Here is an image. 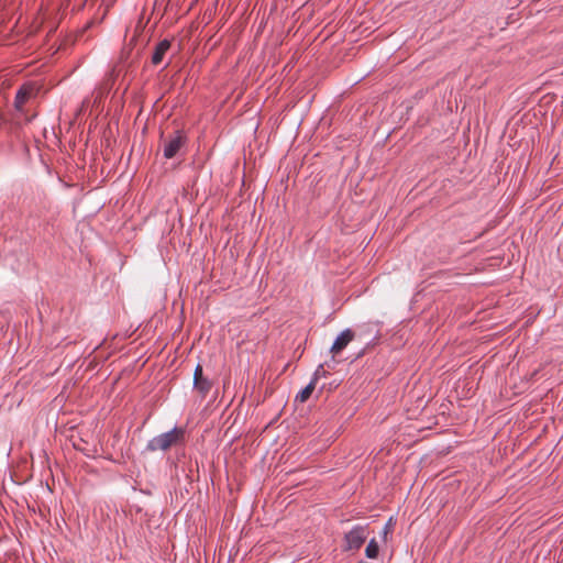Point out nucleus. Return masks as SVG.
Wrapping results in <instances>:
<instances>
[{"label": "nucleus", "mask_w": 563, "mask_h": 563, "mask_svg": "<svg viewBox=\"0 0 563 563\" xmlns=\"http://www.w3.org/2000/svg\"><path fill=\"white\" fill-rule=\"evenodd\" d=\"M185 441V430L183 428H174L173 430L158 434L151 439L146 444L150 452L167 451L174 446L183 444Z\"/></svg>", "instance_id": "nucleus-1"}, {"label": "nucleus", "mask_w": 563, "mask_h": 563, "mask_svg": "<svg viewBox=\"0 0 563 563\" xmlns=\"http://www.w3.org/2000/svg\"><path fill=\"white\" fill-rule=\"evenodd\" d=\"M194 387L205 397L210 391L212 383L203 376L201 379L194 383Z\"/></svg>", "instance_id": "nucleus-8"}, {"label": "nucleus", "mask_w": 563, "mask_h": 563, "mask_svg": "<svg viewBox=\"0 0 563 563\" xmlns=\"http://www.w3.org/2000/svg\"><path fill=\"white\" fill-rule=\"evenodd\" d=\"M354 336L355 334L351 329L342 331L338 335V338L335 339L330 349V352L333 355V357L340 354L349 345V343L353 341Z\"/></svg>", "instance_id": "nucleus-4"}, {"label": "nucleus", "mask_w": 563, "mask_h": 563, "mask_svg": "<svg viewBox=\"0 0 563 563\" xmlns=\"http://www.w3.org/2000/svg\"><path fill=\"white\" fill-rule=\"evenodd\" d=\"M378 551H379V548H378V543L376 542L375 539H372L366 549H365V554L368 559H376L377 555H378Z\"/></svg>", "instance_id": "nucleus-9"}, {"label": "nucleus", "mask_w": 563, "mask_h": 563, "mask_svg": "<svg viewBox=\"0 0 563 563\" xmlns=\"http://www.w3.org/2000/svg\"><path fill=\"white\" fill-rule=\"evenodd\" d=\"M170 48V42L168 40L161 41L156 46L152 55L153 65H158L164 59L166 52Z\"/></svg>", "instance_id": "nucleus-6"}, {"label": "nucleus", "mask_w": 563, "mask_h": 563, "mask_svg": "<svg viewBox=\"0 0 563 563\" xmlns=\"http://www.w3.org/2000/svg\"><path fill=\"white\" fill-rule=\"evenodd\" d=\"M317 372H318V377H319L321 374H322V375H324V374H325V372L323 371V365H320V366L317 368L316 373H317Z\"/></svg>", "instance_id": "nucleus-11"}, {"label": "nucleus", "mask_w": 563, "mask_h": 563, "mask_svg": "<svg viewBox=\"0 0 563 563\" xmlns=\"http://www.w3.org/2000/svg\"><path fill=\"white\" fill-rule=\"evenodd\" d=\"M87 104H88V100H84L81 109L85 108Z\"/></svg>", "instance_id": "nucleus-12"}, {"label": "nucleus", "mask_w": 563, "mask_h": 563, "mask_svg": "<svg viewBox=\"0 0 563 563\" xmlns=\"http://www.w3.org/2000/svg\"><path fill=\"white\" fill-rule=\"evenodd\" d=\"M185 144V136L180 131H176L174 135L166 142L164 147V156L173 158Z\"/></svg>", "instance_id": "nucleus-3"}, {"label": "nucleus", "mask_w": 563, "mask_h": 563, "mask_svg": "<svg viewBox=\"0 0 563 563\" xmlns=\"http://www.w3.org/2000/svg\"><path fill=\"white\" fill-rule=\"evenodd\" d=\"M317 382H318V372L314 373L311 382L302 390H300L297 394L296 401L306 402L310 398L311 394L313 393Z\"/></svg>", "instance_id": "nucleus-7"}, {"label": "nucleus", "mask_w": 563, "mask_h": 563, "mask_svg": "<svg viewBox=\"0 0 563 563\" xmlns=\"http://www.w3.org/2000/svg\"><path fill=\"white\" fill-rule=\"evenodd\" d=\"M368 537L366 527L355 526L351 531L345 534V547L347 551L358 550Z\"/></svg>", "instance_id": "nucleus-2"}, {"label": "nucleus", "mask_w": 563, "mask_h": 563, "mask_svg": "<svg viewBox=\"0 0 563 563\" xmlns=\"http://www.w3.org/2000/svg\"><path fill=\"white\" fill-rule=\"evenodd\" d=\"M203 377V368L201 364H198L194 372V383Z\"/></svg>", "instance_id": "nucleus-10"}, {"label": "nucleus", "mask_w": 563, "mask_h": 563, "mask_svg": "<svg viewBox=\"0 0 563 563\" xmlns=\"http://www.w3.org/2000/svg\"><path fill=\"white\" fill-rule=\"evenodd\" d=\"M33 91L34 89L32 86H23L19 89L14 99V107L16 110L21 111L23 109V106L33 95Z\"/></svg>", "instance_id": "nucleus-5"}]
</instances>
